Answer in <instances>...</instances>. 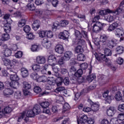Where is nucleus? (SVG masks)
I'll list each match as a JSON object with an SVG mask.
<instances>
[{"label": "nucleus", "mask_w": 124, "mask_h": 124, "mask_svg": "<svg viewBox=\"0 0 124 124\" xmlns=\"http://www.w3.org/2000/svg\"><path fill=\"white\" fill-rule=\"evenodd\" d=\"M122 9L121 8H117L115 11L111 10L109 9H106L105 10H101L99 12V15L104 16V15H107V14H112L109 15L107 16H105V19L106 21L109 23H112L114 20H116L118 17V15L121 14Z\"/></svg>", "instance_id": "obj_1"}, {"label": "nucleus", "mask_w": 124, "mask_h": 124, "mask_svg": "<svg viewBox=\"0 0 124 124\" xmlns=\"http://www.w3.org/2000/svg\"><path fill=\"white\" fill-rule=\"evenodd\" d=\"M99 19H100V16L98 15L92 20V22H91V30L93 32H99L102 30L103 24L97 21Z\"/></svg>", "instance_id": "obj_2"}, {"label": "nucleus", "mask_w": 124, "mask_h": 124, "mask_svg": "<svg viewBox=\"0 0 124 124\" xmlns=\"http://www.w3.org/2000/svg\"><path fill=\"white\" fill-rule=\"evenodd\" d=\"M104 54L95 53V57L98 62H110V60L106 57H109L112 55V50L109 48H105L104 50Z\"/></svg>", "instance_id": "obj_3"}, {"label": "nucleus", "mask_w": 124, "mask_h": 124, "mask_svg": "<svg viewBox=\"0 0 124 124\" xmlns=\"http://www.w3.org/2000/svg\"><path fill=\"white\" fill-rule=\"evenodd\" d=\"M32 69L35 72L41 71L42 74H46L47 73V69L49 67L48 64H46L43 66L40 65L39 63H34L31 65Z\"/></svg>", "instance_id": "obj_4"}, {"label": "nucleus", "mask_w": 124, "mask_h": 124, "mask_svg": "<svg viewBox=\"0 0 124 124\" xmlns=\"http://www.w3.org/2000/svg\"><path fill=\"white\" fill-rule=\"evenodd\" d=\"M10 80L12 81L10 83V86L13 89H17L19 87V76L15 73V74H11L10 76Z\"/></svg>", "instance_id": "obj_5"}, {"label": "nucleus", "mask_w": 124, "mask_h": 124, "mask_svg": "<svg viewBox=\"0 0 124 124\" xmlns=\"http://www.w3.org/2000/svg\"><path fill=\"white\" fill-rule=\"evenodd\" d=\"M2 61L3 64L11 69H14L16 64H17V63H19L18 61L16 59H13V60L10 61V60L8 59L4 58L2 59Z\"/></svg>", "instance_id": "obj_6"}, {"label": "nucleus", "mask_w": 124, "mask_h": 124, "mask_svg": "<svg viewBox=\"0 0 124 124\" xmlns=\"http://www.w3.org/2000/svg\"><path fill=\"white\" fill-rule=\"evenodd\" d=\"M75 35L76 37L75 44H81V45H86V42H85V40L81 39L82 38V34H81V32H80L79 31H75Z\"/></svg>", "instance_id": "obj_7"}, {"label": "nucleus", "mask_w": 124, "mask_h": 124, "mask_svg": "<svg viewBox=\"0 0 124 124\" xmlns=\"http://www.w3.org/2000/svg\"><path fill=\"white\" fill-rule=\"evenodd\" d=\"M78 12H79V7H76L74 11L69 13L68 15L69 16H77L78 18H79L81 22L85 21L86 20V16L85 15H78Z\"/></svg>", "instance_id": "obj_8"}, {"label": "nucleus", "mask_w": 124, "mask_h": 124, "mask_svg": "<svg viewBox=\"0 0 124 124\" xmlns=\"http://www.w3.org/2000/svg\"><path fill=\"white\" fill-rule=\"evenodd\" d=\"M15 107H12L11 106H7L1 108L0 107V118L3 117L4 114H9L12 111V109H14Z\"/></svg>", "instance_id": "obj_9"}, {"label": "nucleus", "mask_w": 124, "mask_h": 124, "mask_svg": "<svg viewBox=\"0 0 124 124\" xmlns=\"http://www.w3.org/2000/svg\"><path fill=\"white\" fill-rule=\"evenodd\" d=\"M40 105L41 106L42 108H43V113L48 114V115H50V114H51L50 109L48 108L49 105H50V103L47 101L43 102L40 103Z\"/></svg>", "instance_id": "obj_10"}, {"label": "nucleus", "mask_w": 124, "mask_h": 124, "mask_svg": "<svg viewBox=\"0 0 124 124\" xmlns=\"http://www.w3.org/2000/svg\"><path fill=\"white\" fill-rule=\"evenodd\" d=\"M61 58L60 56H56L51 55L48 57V62L49 65H54L56 62H57V61L59 60Z\"/></svg>", "instance_id": "obj_11"}, {"label": "nucleus", "mask_w": 124, "mask_h": 124, "mask_svg": "<svg viewBox=\"0 0 124 124\" xmlns=\"http://www.w3.org/2000/svg\"><path fill=\"white\" fill-rule=\"evenodd\" d=\"M58 37L60 39L65 40V39H67L69 37V32L68 31L65 30L59 34Z\"/></svg>", "instance_id": "obj_12"}, {"label": "nucleus", "mask_w": 124, "mask_h": 124, "mask_svg": "<svg viewBox=\"0 0 124 124\" xmlns=\"http://www.w3.org/2000/svg\"><path fill=\"white\" fill-rule=\"evenodd\" d=\"M88 102L91 105V108L93 112H96L99 110V104L98 103H94L91 100H88Z\"/></svg>", "instance_id": "obj_13"}, {"label": "nucleus", "mask_w": 124, "mask_h": 124, "mask_svg": "<svg viewBox=\"0 0 124 124\" xmlns=\"http://www.w3.org/2000/svg\"><path fill=\"white\" fill-rule=\"evenodd\" d=\"M108 94L109 91H107L103 93V96L105 98L106 103L110 104L111 101H112V99H113V97H112V96H109L108 95Z\"/></svg>", "instance_id": "obj_14"}, {"label": "nucleus", "mask_w": 124, "mask_h": 124, "mask_svg": "<svg viewBox=\"0 0 124 124\" xmlns=\"http://www.w3.org/2000/svg\"><path fill=\"white\" fill-rule=\"evenodd\" d=\"M42 44L43 46L45 48H46V49L51 48V46H52V43H51V41H49L47 38H45L43 40Z\"/></svg>", "instance_id": "obj_15"}, {"label": "nucleus", "mask_w": 124, "mask_h": 124, "mask_svg": "<svg viewBox=\"0 0 124 124\" xmlns=\"http://www.w3.org/2000/svg\"><path fill=\"white\" fill-rule=\"evenodd\" d=\"M88 120H89V118H88V116L86 115H83L80 118H78L77 119L78 124H86V123L88 122Z\"/></svg>", "instance_id": "obj_16"}, {"label": "nucleus", "mask_w": 124, "mask_h": 124, "mask_svg": "<svg viewBox=\"0 0 124 124\" xmlns=\"http://www.w3.org/2000/svg\"><path fill=\"white\" fill-rule=\"evenodd\" d=\"M118 27H119V24H118L117 22H114L109 25L108 28L107 29V31H108V32H111V31H115Z\"/></svg>", "instance_id": "obj_17"}, {"label": "nucleus", "mask_w": 124, "mask_h": 124, "mask_svg": "<svg viewBox=\"0 0 124 124\" xmlns=\"http://www.w3.org/2000/svg\"><path fill=\"white\" fill-rule=\"evenodd\" d=\"M36 62L39 64H44L46 62V58L43 56H38L36 58Z\"/></svg>", "instance_id": "obj_18"}, {"label": "nucleus", "mask_w": 124, "mask_h": 124, "mask_svg": "<svg viewBox=\"0 0 124 124\" xmlns=\"http://www.w3.org/2000/svg\"><path fill=\"white\" fill-rule=\"evenodd\" d=\"M115 35L117 37H121V36H124V31L123 28H120L116 29L114 31Z\"/></svg>", "instance_id": "obj_19"}, {"label": "nucleus", "mask_w": 124, "mask_h": 124, "mask_svg": "<svg viewBox=\"0 0 124 124\" xmlns=\"http://www.w3.org/2000/svg\"><path fill=\"white\" fill-rule=\"evenodd\" d=\"M14 93V91L11 89H6L3 91V94L4 96L8 97L9 95H12Z\"/></svg>", "instance_id": "obj_20"}, {"label": "nucleus", "mask_w": 124, "mask_h": 124, "mask_svg": "<svg viewBox=\"0 0 124 124\" xmlns=\"http://www.w3.org/2000/svg\"><path fill=\"white\" fill-rule=\"evenodd\" d=\"M115 112L116 110L115 109V108L113 107L108 108L107 110V114L109 117H112L114 116V114H115Z\"/></svg>", "instance_id": "obj_21"}, {"label": "nucleus", "mask_w": 124, "mask_h": 124, "mask_svg": "<svg viewBox=\"0 0 124 124\" xmlns=\"http://www.w3.org/2000/svg\"><path fill=\"white\" fill-rule=\"evenodd\" d=\"M55 51L58 54H62L63 53V51L64 50V48H63V46L62 45H57L55 48Z\"/></svg>", "instance_id": "obj_22"}, {"label": "nucleus", "mask_w": 124, "mask_h": 124, "mask_svg": "<svg viewBox=\"0 0 124 124\" xmlns=\"http://www.w3.org/2000/svg\"><path fill=\"white\" fill-rule=\"evenodd\" d=\"M117 42H118L117 39H113L111 41H108L107 45L109 48H113L116 46Z\"/></svg>", "instance_id": "obj_23"}, {"label": "nucleus", "mask_w": 124, "mask_h": 124, "mask_svg": "<svg viewBox=\"0 0 124 124\" xmlns=\"http://www.w3.org/2000/svg\"><path fill=\"white\" fill-rule=\"evenodd\" d=\"M40 27V21L38 20H36L34 21L32 25V28L34 31H37Z\"/></svg>", "instance_id": "obj_24"}, {"label": "nucleus", "mask_w": 124, "mask_h": 124, "mask_svg": "<svg viewBox=\"0 0 124 124\" xmlns=\"http://www.w3.org/2000/svg\"><path fill=\"white\" fill-rule=\"evenodd\" d=\"M21 75L23 78H26L29 76V70L26 68H22L20 70Z\"/></svg>", "instance_id": "obj_25"}, {"label": "nucleus", "mask_w": 124, "mask_h": 124, "mask_svg": "<svg viewBox=\"0 0 124 124\" xmlns=\"http://www.w3.org/2000/svg\"><path fill=\"white\" fill-rule=\"evenodd\" d=\"M3 29L6 33H9L11 31V24L10 23H6L4 25Z\"/></svg>", "instance_id": "obj_26"}, {"label": "nucleus", "mask_w": 124, "mask_h": 124, "mask_svg": "<svg viewBox=\"0 0 124 124\" xmlns=\"http://www.w3.org/2000/svg\"><path fill=\"white\" fill-rule=\"evenodd\" d=\"M35 115H38L41 112V109H40V106L38 105H36L34 106L32 110Z\"/></svg>", "instance_id": "obj_27"}, {"label": "nucleus", "mask_w": 124, "mask_h": 124, "mask_svg": "<svg viewBox=\"0 0 124 124\" xmlns=\"http://www.w3.org/2000/svg\"><path fill=\"white\" fill-rule=\"evenodd\" d=\"M32 1H33V0H29V2L30 3H28L27 5V9H28V10H31V11L35 9L34 5L33 4V3L31 2Z\"/></svg>", "instance_id": "obj_28"}, {"label": "nucleus", "mask_w": 124, "mask_h": 124, "mask_svg": "<svg viewBox=\"0 0 124 124\" xmlns=\"http://www.w3.org/2000/svg\"><path fill=\"white\" fill-rule=\"evenodd\" d=\"M73 55L71 51H66L64 54V58L65 61H69V59H71V57H72Z\"/></svg>", "instance_id": "obj_29"}, {"label": "nucleus", "mask_w": 124, "mask_h": 124, "mask_svg": "<svg viewBox=\"0 0 124 124\" xmlns=\"http://www.w3.org/2000/svg\"><path fill=\"white\" fill-rule=\"evenodd\" d=\"M31 50L32 52H38L41 50V47L39 45L34 44L31 46Z\"/></svg>", "instance_id": "obj_30"}, {"label": "nucleus", "mask_w": 124, "mask_h": 124, "mask_svg": "<svg viewBox=\"0 0 124 124\" xmlns=\"http://www.w3.org/2000/svg\"><path fill=\"white\" fill-rule=\"evenodd\" d=\"M56 101L57 103L62 104V103H64V99H63V96H61L60 95H58L56 97Z\"/></svg>", "instance_id": "obj_31"}, {"label": "nucleus", "mask_w": 124, "mask_h": 124, "mask_svg": "<svg viewBox=\"0 0 124 124\" xmlns=\"http://www.w3.org/2000/svg\"><path fill=\"white\" fill-rule=\"evenodd\" d=\"M62 81L63 78L60 77V76H58L57 78L55 79V83L58 87H60V86H62Z\"/></svg>", "instance_id": "obj_32"}, {"label": "nucleus", "mask_w": 124, "mask_h": 124, "mask_svg": "<svg viewBox=\"0 0 124 124\" xmlns=\"http://www.w3.org/2000/svg\"><path fill=\"white\" fill-rule=\"evenodd\" d=\"M79 46H78L75 48V51L76 54H79V53H83L84 52V49L82 48V46L81 45H85L82 44H78Z\"/></svg>", "instance_id": "obj_33"}, {"label": "nucleus", "mask_w": 124, "mask_h": 124, "mask_svg": "<svg viewBox=\"0 0 124 124\" xmlns=\"http://www.w3.org/2000/svg\"><path fill=\"white\" fill-rule=\"evenodd\" d=\"M35 14L36 16H38L39 17H41L44 20H46V17L44 16H42V11L40 9H36L35 10Z\"/></svg>", "instance_id": "obj_34"}, {"label": "nucleus", "mask_w": 124, "mask_h": 124, "mask_svg": "<svg viewBox=\"0 0 124 124\" xmlns=\"http://www.w3.org/2000/svg\"><path fill=\"white\" fill-rule=\"evenodd\" d=\"M2 54L5 57H10V56H11V54H12L11 49L10 48L5 49L4 51H3Z\"/></svg>", "instance_id": "obj_35"}, {"label": "nucleus", "mask_w": 124, "mask_h": 124, "mask_svg": "<svg viewBox=\"0 0 124 124\" xmlns=\"http://www.w3.org/2000/svg\"><path fill=\"white\" fill-rule=\"evenodd\" d=\"M58 60V64L59 65H61V66H65V59L64 58L60 56Z\"/></svg>", "instance_id": "obj_36"}, {"label": "nucleus", "mask_w": 124, "mask_h": 124, "mask_svg": "<svg viewBox=\"0 0 124 124\" xmlns=\"http://www.w3.org/2000/svg\"><path fill=\"white\" fill-rule=\"evenodd\" d=\"M46 82L49 85H50V86H53L56 84V79L54 77L48 78H47Z\"/></svg>", "instance_id": "obj_37"}, {"label": "nucleus", "mask_w": 124, "mask_h": 124, "mask_svg": "<svg viewBox=\"0 0 124 124\" xmlns=\"http://www.w3.org/2000/svg\"><path fill=\"white\" fill-rule=\"evenodd\" d=\"M23 90H31V85L27 81L23 82Z\"/></svg>", "instance_id": "obj_38"}, {"label": "nucleus", "mask_w": 124, "mask_h": 124, "mask_svg": "<svg viewBox=\"0 0 124 124\" xmlns=\"http://www.w3.org/2000/svg\"><path fill=\"white\" fill-rule=\"evenodd\" d=\"M116 52L118 55H121L123 54L124 52V47L123 46H118L116 48Z\"/></svg>", "instance_id": "obj_39"}, {"label": "nucleus", "mask_w": 124, "mask_h": 124, "mask_svg": "<svg viewBox=\"0 0 124 124\" xmlns=\"http://www.w3.org/2000/svg\"><path fill=\"white\" fill-rule=\"evenodd\" d=\"M37 82H42L43 83H45V82H47V77H45V76H42L38 77L37 78Z\"/></svg>", "instance_id": "obj_40"}, {"label": "nucleus", "mask_w": 124, "mask_h": 124, "mask_svg": "<svg viewBox=\"0 0 124 124\" xmlns=\"http://www.w3.org/2000/svg\"><path fill=\"white\" fill-rule=\"evenodd\" d=\"M10 38V36L8 33H6L2 34L1 40L2 41H6Z\"/></svg>", "instance_id": "obj_41"}, {"label": "nucleus", "mask_w": 124, "mask_h": 124, "mask_svg": "<svg viewBox=\"0 0 124 124\" xmlns=\"http://www.w3.org/2000/svg\"><path fill=\"white\" fill-rule=\"evenodd\" d=\"M115 98L117 101H120V100H122L123 99L122 93H121L120 92H118L115 95Z\"/></svg>", "instance_id": "obj_42"}, {"label": "nucleus", "mask_w": 124, "mask_h": 124, "mask_svg": "<svg viewBox=\"0 0 124 124\" xmlns=\"http://www.w3.org/2000/svg\"><path fill=\"white\" fill-rule=\"evenodd\" d=\"M39 37L44 38L46 37V31H38Z\"/></svg>", "instance_id": "obj_43"}, {"label": "nucleus", "mask_w": 124, "mask_h": 124, "mask_svg": "<svg viewBox=\"0 0 124 124\" xmlns=\"http://www.w3.org/2000/svg\"><path fill=\"white\" fill-rule=\"evenodd\" d=\"M23 118H26V111H23L22 113L19 114L17 118V122H22Z\"/></svg>", "instance_id": "obj_44"}, {"label": "nucleus", "mask_w": 124, "mask_h": 124, "mask_svg": "<svg viewBox=\"0 0 124 124\" xmlns=\"http://www.w3.org/2000/svg\"><path fill=\"white\" fill-rule=\"evenodd\" d=\"M95 78V75L94 74H93L90 76H88L87 78V80L88 81L89 83H91L93 82V80H94Z\"/></svg>", "instance_id": "obj_45"}, {"label": "nucleus", "mask_w": 124, "mask_h": 124, "mask_svg": "<svg viewBox=\"0 0 124 124\" xmlns=\"http://www.w3.org/2000/svg\"><path fill=\"white\" fill-rule=\"evenodd\" d=\"M77 60L78 61L84 62L86 60V57H85V55L83 54H79L77 56Z\"/></svg>", "instance_id": "obj_46"}, {"label": "nucleus", "mask_w": 124, "mask_h": 124, "mask_svg": "<svg viewBox=\"0 0 124 124\" xmlns=\"http://www.w3.org/2000/svg\"><path fill=\"white\" fill-rule=\"evenodd\" d=\"M26 37L28 40H33L35 38V35L33 34V33L30 32L27 34Z\"/></svg>", "instance_id": "obj_47"}, {"label": "nucleus", "mask_w": 124, "mask_h": 124, "mask_svg": "<svg viewBox=\"0 0 124 124\" xmlns=\"http://www.w3.org/2000/svg\"><path fill=\"white\" fill-rule=\"evenodd\" d=\"M25 116H26V117H27L28 118H31L32 117H34V116H35V114L32 110H30L27 112Z\"/></svg>", "instance_id": "obj_48"}, {"label": "nucleus", "mask_w": 124, "mask_h": 124, "mask_svg": "<svg viewBox=\"0 0 124 124\" xmlns=\"http://www.w3.org/2000/svg\"><path fill=\"white\" fill-rule=\"evenodd\" d=\"M82 74H83V70L81 69H79L75 73V76L79 78L82 76Z\"/></svg>", "instance_id": "obj_49"}, {"label": "nucleus", "mask_w": 124, "mask_h": 124, "mask_svg": "<svg viewBox=\"0 0 124 124\" xmlns=\"http://www.w3.org/2000/svg\"><path fill=\"white\" fill-rule=\"evenodd\" d=\"M26 25V19H23L19 21L18 26L19 28H23Z\"/></svg>", "instance_id": "obj_50"}, {"label": "nucleus", "mask_w": 124, "mask_h": 124, "mask_svg": "<svg viewBox=\"0 0 124 124\" xmlns=\"http://www.w3.org/2000/svg\"><path fill=\"white\" fill-rule=\"evenodd\" d=\"M107 36L105 34L101 35L100 37V42H102L103 43H104L105 42H106L107 41Z\"/></svg>", "instance_id": "obj_51"}, {"label": "nucleus", "mask_w": 124, "mask_h": 124, "mask_svg": "<svg viewBox=\"0 0 124 124\" xmlns=\"http://www.w3.org/2000/svg\"><path fill=\"white\" fill-rule=\"evenodd\" d=\"M15 97L17 99H20L22 97V93L21 91H17L15 93Z\"/></svg>", "instance_id": "obj_52"}, {"label": "nucleus", "mask_w": 124, "mask_h": 124, "mask_svg": "<svg viewBox=\"0 0 124 124\" xmlns=\"http://www.w3.org/2000/svg\"><path fill=\"white\" fill-rule=\"evenodd\" d=\"M54 36L53 32L51 31H46V37L48 38H52Z\"/></svg>", "instance_id": "obj_53"}, {"label": "nucleus", "mask_w": 124, "mask_h": 124, "mask_svg": "<svg viewBox=\"0 0 124 124\" xmlns=\"http://www.w3.org/2000/svg\"><path fill=\"white\" fill-rule=\"evenodd\" d=\"M94 88L93 86H90L89 88H86L84 89L81 92V93L82 94H84V93H89L90 91V90H93Z\"/></svg>", "instance_id": "obj_54"}, {"label": "nucleus", "mask_w": 124, "mask_h": 124, "mask_svg": "<svg viewBox=\"0 0 124 124\" xmlns=\"http://www.w3.org/2000/svg\"><path fill=\"white\" fill-rule=\"evenodd\" d=\"M69 108H70L69 104L67 103H65L63 107V112H65L67 110H69Z\"/></svg>", "instance_id": "obj_55"}, {"label": "nucleus", "mask_w": 124, "mask_h": 124, "mask_svg": "<svg viewBox=\"0 0 124 124\" xmlns=\"http://www.w3.org/2000/svg\"><path fill=\"white\" fill-rule=\"evenodd\" d=\"M0 76L4 77H7L8 76V72H7V71L5 69L2 70Z\"/></svg>", "instance_id": "obj_56"}, {"label": "nucleus", "mask_w": 124, "mask_h": 124, "mask_svg": "<svg viewBox=\"0 0 124 124\" xmlns=\"http://www.w3.org/2000/svg\"><path fill=\"white\" fill-rule=\"evenodd\" d=\"M38 76V74H37L36 73H32L31 75V79H33V80H36V81L37 80Z\"/></svg>", "instance_id": "obj_57"}, {"label": "nucleus", "mask_w": 124, "mask_h": 124, "mask_svg": "<svg viewBox=\"0 0 124 124\" xmlns=\"http://www.w3.org/2000/svg\"><path fill=\"white\" fill-rule=\"evenodd\" d=\"M23 56V52L22 51H17L15 54V57L17 59H20V58H22Z\"/></svg>", "instance_id": "obj_58"}, {"label": "nucleus", "mask_w": 124, "mask_h": 124, "mask_svg": "<svg viewBox=\"0 0 124 124\" xmlns=\"http://www.w3.org/2000/svg\"><path fill=\"white\" fill-rule=\"evenodd\" d=\"M116 62L118 64H120V65H122L123 63H124V59L121 57H119L116 59Z\"/></svg>", "instance_id": "obj_59"}, {"label": "nucleus", "mask_w": 124, "mask_h": 124, "mask_svg": "<svg viewBox=\"0 0 124 124\" xmlns=\"http://www.w3.org/2000/svg\"><path fill=\"white\" fill-rule=\"evenodd\" d=\"M69 23V22L67 20H62L60 21V24L62 27H66Z\"/></svg>", "instance_id": "obj_60"}, {"label": "nucleus", "mask_w": 124, "mask_h": 124, "mask_svg": "<svg viewBox=\"0 0 124 124\" xmlns=\"http://www.w3.org/2000/svg\"><path fill=\"white\" fill-rule=\"evenodd\" d=\"M119 124V120L117 118H113L110 120L109 122V124Z\"/></svg>", "instance_id": "obj_61"}, {"label": "nucleus", "mask_w": 124, "mask_h": 124, "mask_svg": "<svg viewBox=\"0 0 124 124\" xmlns=\"http://www.w3.org/2000/svg\"><path fill=\"white\" fill-rule=\"evenodd\" d=\"M63 91H65V88L64 87H60L56 89V93H61V92H63Z\"/></svg>", "instance_id": "obj_62"}, {"label": "nucleus", "mask_w": 124, "mask_h": 124, "mask_svg": "<svg viewBox=\"0 0 124 124\" xmlns=\"http://www.w3.org/2000/svg\"><path fill=\"white\" fill-rule=\"evenodd\" d=\"M33 91L36 93H41L42 90L39 86H36L34 88Z\"/></svg>", "instance_id": "obj_63"}, {"label": "nucleus", "mask_w": 124, "mask_h": 124, "mask_svg": "<svg viewBox=\"0 0 124 124\" xmlns=\"http://www.w3.org/2000/svg\"><path fill=\"white\" fill-rule=\"evenodd\" d=\"M118 110L120 112H124V104H120L118 108Z\"/></svg>", "instance_id": "obj_64"}]
</instances>
